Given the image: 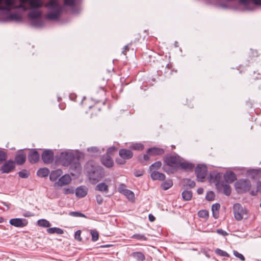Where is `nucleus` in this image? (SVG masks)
Here are the masks:
<instances>
[{"label": "nucleus", "mask_w": 261, "mask_h": 261, "mask_svg": "<svg viewBox=\"0 0 261 261\" xmlns=\"http://www.w3.org/2000/svg\"><path fill=\"white\" fill-rule=\"evenodd\" d=\"M181 158L178 155H168L164 158V162L166 164L163 170L168 174L174 173L179 168Z\"/></svg>", "instance_id": "obj_1"}, {"label": "nucleus", "mask_w": 261, "mask_h": 261, "mask_svg": "<svg viewBox=\"0 0 261 261\" xmlns=\"http://www.w3.org/2000/svg\"><path fill=\"white\" fill-rule=\"evenodd\" d=\"M44 6L51 11L46 14V18L53 20L59 19L62 12V8L57 0H50Z\"/></svg>", "instance_id": "obj_2"}, {"label": "nucleus", "mask_w": 261, "mask_h": 261, "mask_svg": "<svg viewBox=\"0 0 261 261\" xmlns=\"http://www.w3.org/2000/svg\"><path fill=\"white\" fill-rule=\"evenodd\" d=\"M86 169L89 179L93 181V183L98 181L105 175L101 166L92 165L90 163L87 164Z\"/></svg>", "instance_id": "obj_3"}, {"label": "nucleus", "mask_w": 261, "mask_h": 261, "mask_svg": "<svg viewBox=\"0 0 261 261\" xmlns=\"http://www.w3.org/2000/svg\"><path fill=\"white\" fill-rule=\"evenodd\" d=\"M76 155L71 151H66L60 153L57 159V162L60 165L67 167L75 159Z\"/></svg>", "instance_id": "obj_4"}, {"label": "nucleus", "mask_w": 261, "mask_h": 261, "mask_svg": "<svg viewBox=\"0 0 261 261\" xmlns=\"http://www.w3.org/2000/svg\"><path fill=\"white\" fill-rule=\"evenodd\" d=\"M238 193H246L251 187L250 181L248 179H239L234 184Z\"/></svg>", "instance_id": "obj_5"}, {"label": "nucleus", "mask_w": 261, "mask_h": 261, "mask_svg": "<svg viewBox=\"0 0 261 261\" xmlns=\"http://www.w3.org/2000/svg\"><path fill=\"white\" fill-rule=\"evenodd\" d=\"M233 214L235 219L238 221L241 220L245 215L247 214V211L244 208L242 205L239 203L233 204Z\"/></svg>", "instance_id": "obj_6"}, {"label": "nucleus", "mask_w": 261, "mask_h": 261, "mask_svg": "<svg viewBox=\"0 0 261 261\" xmlns=\"http://www.w3.org/2000/svg\"><path fill=\"white\" fill-rule=\"evenodd\" d=\"M207 168L205 165L199 164L195 168V174L197 180L202 182L207 175Z\"/></svg>", "instance_id": "obj_7"}, {"label": "nucleus", "mask_w": 261, "mask_h": 261, "mask_svg": "<svg viewBox=\"0 0 261 261\" xmlns=\"http://www.w3.org/2000/svg\"><path fill=\"white\" fill-rule=\"evenodd\" d=\"M216 187L219 192L222 193L226 196H229L231 193V188L230 185L223 181L218 182L216 184Z\"/></svg>", "instance_id": "obj_8"}, {"label": "nucleus", "mask_w": 261, "mask_h": 261, "mask_svg": "<svg viewBox=\"0 0 261 261\" xmlns=\"http://www.w3.org/2000/svg\"><path fill=\"white\" fill-rule=\"evenodd\" d=\"M70 165L69 170L72 175L76 176L81 173L82 168L77 155L75 156V160Z\"/></svg>", "instance_id": "obj_9"}, {"label": "nucleus", "mask_w": 261, "mask_h": 261, "mask_svg": "<svg viewBox=\"0 0 261 261\" xmlns=\"http://www.w3.org/2000/svg\"><path fill=\"white\" fill-rule=\"evenodd\" d=\"M15 167V162L11 160L5 162L1 167V171L3 173H8L12 171Z\"/></svg>", "instance_id": "obj_10"}, {"label": "nucleus", "mask_w": 261, "mask_h": 261, "mask_svg": "<svg viewBox=\"0 0 261 261\" xmlns=\"http://www.w3.org/2000/svg\"><path fill=\"white\" fill-rule=\"evenodd\" d=\"M11 225L17 227H23L28 224V221L25 219L14 218L10 219L9 221Z\"/></svg>", "instance_id": "obj_11"}, {"label": "nucleus", "mask_w": 261, "mask_h": 261, "mask_svg": "<svg viewBox=\"0 0 261 261\" xmlns=\"http://www.w3.org/2000/svg\"><path fill=\"white\" fill-rule=\"evenodd\" d=\"M42 160L45 164L51 163L54 160V152L50 150H46L42 154Z\"/></svg>", "instance_id": "obj_12"}, {"label": "nucleus", "mask_w": 261, "mask_h": 261, "mask_svg": "<svg viewBox=\"0 0 261 261\" xmlns=\"http://www.w3.org/2000/svg\"><path fill=\"white\" fill-rule=\"evenodd\" d=\"M25 3H21L19 5H17L16 1L13 2V4L11 5L8 8H6V6H1L0 7V10H4V11H10L12 9H21L23 10L24 11H26L27 10V8L25 7V6L24 5Z\"/></svg>", "instance_id": "obj_13"}, {"label": "nucleus", "mask_w": 261, "mask_h": 261, "mask_svg": "<svg viewBox=\"0 0 261 261\" xmlns=\"http://www.w3.org/2000/svg\"><path fill=\"white\" fill-rule=\"evenodd\" d=\"M249 82L251 84L259 89H260L261 74L257 73V74L256 75L255 73H254L253 75L250 78Z\"/></svg>", "instance_id": "obj_14"}, {"label": "nucleus", "mask_w": 261, "mask_h": 261, "mask_svg": "<svg viewBox=\"0 0 261 261\" xmlns=\"http://www.w3.org/2000/svg\"><path fill=\"white\" fill-rule=\"evenodd\" d=\"M39 159V154L36 149L31 150L28 155V160L31 163H37Z\"/></svg>", "instance_id": "obj_15"}, {"label": "nucleus", "mask_w": 261, "mask_h": 261, "mask_svg": "<svg viewBox=\"0 0 261 261\" xmlns=\"http://www.w3.org/2000/svg\"><path fill=\"white\" fill-rule=\"evenodd\" d=\"M146 153L152 156L160 155L165 153V150L159 147H151L147 149Z\"/></svg>", "instance_id": "obj_16"}, {"label": "nucleus", "mask_w": 261, "mask_h": 261, "mask_svg": "<svg viewBox=\"0 0 261 261\" xmlns=\"http://www.w3.org/2000/svg\"><path fill=\"white\" fill-rule=\"evenodd\" d=\"M224 182L232 183L237 180V175L233 171L226 172L224 174Z\"/></svg>", "instance_id": "obj_17"}, {"label": "nucleus", "mask_w": 261, "mask_h": 261, "mask_svg": "<svg viewBox=\"0 0 261 261\" xmlns=\"http://www.w3.org/2000/svg\"><path fill=\"white\" fill-rule=\"evenodd\" d=\"M102 164L108 168H110L113 165V161L110 155L106 154L103 155L101 158Z\"/></svg>", "instance_id": "obj_18"}, {"label": "nucleus", "mask_w": 261, "mask_h": 261, "mask_svg": "<svg viewBox=\"0 0 261 261\" xmlns=\"http://www.w3.org/2000/svg\"><path fill=\"white\" fill-rule=\"evenodd\" d=\"M120 156L124 160L131 159L133 156V153L130 150L121 149L119 151Z\"/></svg>", "instance_id": "obj_19"}, {"label": "nucleus", "mask_w": 261, "mask_h": 261, "mask_svg": "<svg viewBox=\"0 0 261 261\" xmlns=\"http://www.w3.org/2000/svg\"><path fill=\"white\" fill-rule=\"evenodd\" d=\"M15 21L20 22L22 21L21 17L18 14L15 13H10L5 19V21Z\"/></svg>", "instance_id": "obj_20"}, {"label": "nucleus", "mask_w": 261, "mask_h": 261, "mask_svg": "<svg viewBox=\"0 0 261 261\" xmlns=\"http://www.w3.org/2000/svg\"><path fill=\"white\" fill-rule=\"evenodd\" d=\"M71 180L70 176L66 174L61 176L57 182V184L60 186H63L69 184Z\"/></svg>", "instance_id": "obj_21"}, {"label": "nucleus", "mask_w": 261, "mask_h": 261, "mask_svg": "<svg viewBox=\"0 0 261 261\" xmlns=\"http://www.w3.org/2000/svg\"><path fill=\"white\" fill-rule=\"evenodd\" d=\"M151 172V178L154 180H164L165 179V175L163 173H160L155 170L150 171Z\"/></svg>", "instance_id": "obj_22"}, {"label": "nucleus", "mask_w": 261, "mask_h": 261, "mask_svg": "<svg viewBox=\"0 0 261 261\" xmlns=\"http://www.w3.org/2000/svg\"><path fill=\"white\" fill-rule=\"evenodd\" d=\"M15 162L19 165L23 164L26 160V154L23 152L17 153L15 156Z\"/></svg>", "instance_id": "obj_23"}, {"label": "nucleus", "mask_w": 261, "mask_h": 261, "mask_svg": "<svg viewBox=\"0 0 261 261\" xmlns=\"http://www.w3.org/2000/svg\"><path fill=\"white\" fill-rule=\"evenodd\" d=\"M195 166L193 164L188 162H182L180 161L179 167L186 171H192L194 169Z\"/></svg>", "instance_id": "obj_24"}, {"label": "nucleus", "mask_w": 261, "mask_h": 261, "mask_svg": "<svg viewBox=\"0 0 261 261\" xmlns=\"http://www.w3.org/2000/svg\"><path fill=\"white\" fill-rule=\"evenodd\" d=\"M87 194V190L85 186H80L76 189L75 195L78 197H84Z\"/></svg>", "instance_id": "obj_25"}, {"label": "nucleus", "mask_w": 261, "mask_h": 261, "mask_svg": "<svg viewBox=\"0 0 261 261\" xmlns=\"http://www.w3.org/2000/svg\"><path fill=\"white\" fill-rule=\"evenodd\" d=\"M41 12L37 9H34L28 13V17L33 20L40 18L41 16Z\"/></svg>", "instance_id": "obj_26"}, {"label": "nucleus", "mask_w": 261, "mask_h": 261, "mask_svg": "<svg viewBox=\"0 0 261 261\" xmlns=\"http://www.w3.org/2000/svg\"><path fill=\"white\" fill-rule=\"evenodd\" d=\"M62 174V171L60 169L54 170L51 172L49 179L51 181H56Z\"/></svg>", "instance_id": "obj_27"}, {"label": "nucleus", "mask_w": 261, "mask_h": 261, "mask_svg": "<svg viewBox=\"0 0 261 261\" xmlns=\"http://www.w3.org/2000/svg\"><path fill=\"white\" fill-rule=\"evenodd\" d=\"M259 170L254 169H250L247 170V175L250 176L252 179H255L258 176Z\"/></svg>", "instance_id": "obj_28"}, {"label": "nucleus", "mask_w": 261, "mask_h": 261, "mask_svg": "<svg viewBox=\"0 0 261 261\" xmlns=\"http://www.w3.org/2000/svg\"><path fill=\"white\" fill-rule=\"evenodd\" d=\"M29 4L32 8L36 9L42 7L43 3L41 0H30Z\"/></svg>", "instance_id": "obj_29"}, {"label": "nucleus", "mask_w": 261, "mask_h": 261, "mask_svg": "<svg viewBox=\"0 0 261 261\" xmlns=\"http://www.w3.org/2000/svg\"><path fill=\"white\" fill-rule=\"evenodd\" d=\"M131 256L137 261H143L145 259L144 254L141 252H135L131 254Z\"/></svg>", "instance_id": "obj_30"}, {"label": "nucleus", "mask_w": 261, "mask_h": 261, "mask_svg": "<svg viewBox=\"0 0 261 261\" xmlns=\"http://www.w3.org/2000/svg\"><path fill=\"white\" fill-rule=\"evenodd\" d=\"M96 190L105 192L107 193L109 191V187L108 185L105 182H100L96 185L95 187Z\"/></svg>", "instance_id": "obj_31"}, {"label": "nucleus", "mask_w": 261, "mask_h": 261, "mask_svg": "<svg viewBox=\"0 0 261 261\" xmlns=\"http://www.w3.org/2000/svg\"><path fill=\"white\" fill-rule=\"evenodd\" d=\"M49 173V170L46 168H43L39 169L37 172V175L41 177H47Z\"/></svg>", "instance_id": "obj_32"}, {"label": "nucleus", "mask_w": 261, "mask_h": 261, "mask_svg": "<svg viewBox=\"0 0 261 261\" xmlns=\"http://www.w3.org/2000/svg\"><path fill=\"white\" fill-rule=\"evenodd\" d=\"M47 232L50 234L57 233L58 234H62L63 233L64 231L63 229L58 227H51L48 228L47 229Z\"/></svg>", "instance_id": "obj_33"}, {"label": "nucleus", "mask_w": 261, "mask_h": 261, "mask_svg": "<svg viewBox=\"0 0 261 261\" xmlns=\"http://www.w3.org/2000/svg\"><path fill=\"white\" fill-rule=\"evenodd\" d=\"M31 25L36 28H41L44 25V22L40 18L32 20Z\"/></svg>", "instance_id": "obj_34"}, {"label": "nucleus", "mask_w": 261, "mask_h": 261, "mask_svg": "<svg viewBox=\"0 0 261 261\" xmlns=\"http://www.w3.org/2000/svg\"><path fill=\"white\" fill-rule=\"evenodd\" d=\"M172 186H173L172 180L171 179H168V180H167L165 181L164 182H163L161 184V188H162V189H163L164 190H167L169 189V188H170Z\"/></svg>", "instance_id": "obj_35"}, {"label": "nucleus", "mask_w": 261, "mask_h": 261, "mask_svg": "<svg viewBox=\"0 0 261 261\" xmlns=\"http://www.w3.org/2000/svg\"><path fill=\"white\" fill-rule=\"evenodd\" d=\"M250 1L255 5H261V0H240V3L244 6H247Z\"/></svg>", "instance_id": "obj_36"}, {"label": "nucleus", "mask_w": 261, "mask_h": 261, "mask_svg": "<svg viewBox=\"0 0 261 261\" xmlns=\"http://www.w3.org/2000/svg\"><path fill=\"white\" fill-rule=\"evenodd\" d=\"M182 197L185 200L189 201L192 197V192L191 191L185 190L182 193Z\"/></svg>", "instance_id": "obj_37"}, {"label": "nucleus", "mask_w": 261, "mask_h": 261, "mask_svg": "<svg viewBox=\"0 0 261 261\" xmlns=\"http://www.w3.org/2000/svg\"><path fill=\"white\" fill-rule=\"evenodd\" d=\"M37 224L38 226L43 227H49L51 226L50 222L45 219H40L38 220Z\"/></svg>", "instance_id": "obj_38"}, {"label": "nucleus", "mask_w": 261, "mask_h": 261, "mask_svg": "<svg viewBox=\"0 0 261 261\" xmlns=\"http://www.w3.org/2000/svg\"><path fill=\"white\" fill-rule=\"evenodd\" d=\"M87 151L91 153L92 155H97L100 153L99 149L96 147H91L87 149Z\"/></svg>", "instance_id": "obj_39"}, {"label": "nucleus", "mask_w": 261, "mask_h": 261, "mask_svg": "<svg viewBox=\"0 0 261 261\" xmlns=\"http://www.w3.org/2000/svg\"><path fill=\"white\" fill-rule=\"evenodd\" d=\"M16 0H0V7L1 6H6V8L8 7L13 4V2Z\"/></svg>", "instance_id": "obj_40"}, {"label": "nucleus", "mask_w": 261, "mask_h": 261, "mask_svg": "<svg viewBox=\"0 0 261 261\" xmlns=\"http://www.w3.org/2000/svg\"><path fill=\"white\" fill-rule=\"evenodd\" d=\"M130 148L134 150H142L144 149V145L141 143H134L130 146Z\"/></svg>", "instance_id": "obj_41"}, {"label": "nucleus", "mask_w": 261, "mask_h": 261, "mask_svg": "<svg viewBox=\"0 0 261 261\" xmlns=\"http://www.w3.org/2000/svg\"><path fill=\"white\" fill-rule=\"evenodd\" d=\"M122 194L124 195L130 200H133L135 199L134 193L129 190H126Z\"/></svg>", "instance_id": "obj_42"}, {"label": "nucleus", "mask_w": 261, "mask_h": 261, "mask_svg": "<svg viewBox=\"0 0 261 261\" xmlns=\"http://www.w3.org/2000/svg\"><path fill=\"white\" fill-rule=\"evenodd\" d=\"M162 166V163L161 161H157L153 164H152L151 166H150L149 170L150 171H153V170H158Z\"/></svg>", "instance_id": "obj_43"}, {"label": "nucleus", "mask_w": 261, "mask_h": 261, "mask_svg": "<svg viewBox=\"0 0 261 261\" xmlns=\"http://www.w3.org/2000/svg\"><path fill=\"white\" fill-rule=\"evenodd\" d=\"M248 54L249 57L252 62H253L255 60V58L258 56V52L255 49H250Z\"/></svg>", "instance_id": "obj_44"}, {"label": "nucleus", "mask_w": 261, "mask_h": 261, "mask_svg": "<svg viewBox=\"0 0 261 261\" xmlns=\"http://www.w3.org/2000/svg\"><path fill=\"white\" fill-rule=\"evenodd\" d=\"M90 233L92 236L91 240L93 242H95L98 240L99 237V233L98 231L95 229L91 230L90 231Z\"/></svg>", "instance_id": "obj_45"}, {"label": "nucleus", "mask_w": 261, "mask_h": 261, "mask_svg": "<svg viewBox=\"0 0 261 261\" xmlns=\"http://www.w3.org/2000/svg\"><path fill=\"white\" fill-rule=\"evenodd\" d=\"M199 217L206 219L208 217V212L205 210H200L198 213Z\"/></svg>", "instance_id": "obj_46"}, {"label": "nucleus", "mask_w": 261, "mask_h": 261, "mask_svg": "<svg viewBox=\"0 0 261 261\" xmlns=\"http://www.w3.org/2000/svg\"><path fill=\"white\" fill-rule=\"evenodd\" d=\"M215 253L219 256L223 257H229V254H228L226 251L221 250L220 249H217L215 250Z\"/></svg>", "instance_id": "obj_47"}, {"label": "nucleus", "mask_w": 261, "mask_h": 261, "mask_svg": "<svg viewBox=\"0 0 261 261\" xmlns=\"http://www.w3.org/2000/svg\"><path fill=\"white\" fill-rule=\"evenodd\" d=\"M131 238L142 241H146L147 239L145 235L141 234H135L131 237Z\"/></svg>", "instance_id": "obj_48"}, {"label": "nucleus", "mask_w": 261, "mask_h": 261, "mask_svg": "<svg viewBox=\"0 0 261 261\" xmlns=\"http://www.w3.org/2000/svg\"><path fill=\"white\" fill-rule=\"evenodd\" d=\"M185 184L186 187L189 188H193L196 185L195 181L190 179H186L185 180Z\"/></svg>", "instance_id": "obj_49"}, {"label": "nucleus", "mask_w": 261, "mask_h": 261, "mask_svg": "<svg viewBox=\"0 0 261 261\" xmlns=\"http://www.w3.org/2000/svg\"><path fill=\"white\" fill-rule=\"evenodd\" d=\"M7 158V154L4 151L0 150V164L5 161Z\"/></svg>", "instance_id": "obj_50"}, {"label": "nucleus", "mask_w": 261, "mask_h": 261, "mask_svg": "<svg viewBox=\"0 0 261 261\" xmlns=\"http://www.w3.org/2000/svg\"><path fill=\"white\" fill-rule=\"evenodd\" d=\"M81 231L80 230H78L76 231L74 233V239L79 241H82V238L81 237Z\"/></svg>", "instance_id": "obj_51"}, {"label": "nucleus", "mask_w": 261, "mask_h": 261, "mask_svg": "<svg viewBox=\"0 0 261 261\" xmlns=\"http://www.w3.org/2000/svg\"><path fill=\"white\" fill-rule=\"evenodd\" d=\"M233 254H234V255L236 257L240 258L242 261H244L245 259V257L244 256V255L243 254H242L241 253H240L237 251L234 250L233 251Z\"/></svg>", "instance_id": "obj_52"}, {"label": "nucleus", "mask_w": 261, "mask_h": 261, "mask_svg": "<svg viewBox=\"0 0 261 261\" xmlns=\"http://www.w3.org/2000/svg\"><path fill=\"white\" fill-rule=\"evenodd\" d=\"M126 190H127L126 186L123 184H120L118 188V191L121 194H123Z\"/></svg>", "instance_id": "obj_53"}, {"label": "nucleus", "mask_w": 261, "mask_h": 261, "mask_svg": "<svg viewBox=\"0 0 261 261\" xmlns=\"http://www.w3.org/2000/svg\"><path fill=\"white\" fill-rule=\"evenodd\" d=\"M70 215L71 216H74V217H85V215L81 213L77 212H70Z\"/></svg>", "instance_id": "obj_54"}, {"label": "nucleus", "mask_w": 261, "mask_h": 261, "mask_svg": "<svg viewBox=\"0 0 261 261\" xmlns=\"http://www.w3.org/2000/svg\"><path fill=\"white\" fill-rule=\"evenodd\" d=\"M64 4L73 7L75 5L74 0H64Z\"/></svg>", "instance_id": "obj_55"}, {"label": "nucleus", "mask_w": 261, "mask_h": 261, "mask_svg": "<svg viewBox=\"0 0 261 261\" xmlns=\"http://www.w3.org/2000/svg\"><path fill=\"white\" fill-rule=\"evenodd\" d=\"M19 176L21 178H27L28 177V173L25 170H22L18 172Z\"/></svg>", "instance_id": "obj_56"}, {"label": "nucleus", "mask_w": 261, "mask_h": 261, "mask_svg": "<svg viewBox=\"0 0 261 261\" xmlns=\"http://www.w3.org/2000/svg\"><path fill=\"white\" fill-rule=\"evenodd\" d=\"M116 150V147H111L110 148H109L108 149H107V154L108 155H111V154H112Z\"/></svg>", "instance_id": "obj_57"}, {"label": "nucleus", "mask_w": 261, "mask_h": 261, "mask_svg": "<svg viewBox=\"0 0 261 261\" xmlns=\"http://www.w3.org/2000/svg\"><path fill=\"white\" fill-rule=\"evenodd\" d=\"M217 232L222 236H226L228 235V233L222 229H217Z\"/></svg>", "instance_id": "obj_58"}, {"label": "nucleus", "mask_w": 261, "mask_h": 261, "mask_svg": "<svg viewBox=\"0 0 261 261\" xmlns=\"http://www.w3.org/2000/svg\"><path fill=\"white\" fill-rule=\"evenodd\" d=\"M74 189L72 188H65L64 189V193L65 194H68L70 193H73Z\"/></svg>", "instance_id": "obj_59"}, {"label": "nucleus", "mask_w": 261, "mask_h": 261, "mask_svg": "<svg viewBox=\"0 0 261 261\" xmlns=\"http://www.w3.org/2000/svg\"><path fill=\"white\" fill-rule=\"evenodd\" d=\"M205 198L208 200V201H212V191H209L206 196H205Z\"/></svg>", "instance_id": "obj_60"}, {"label": "nucleus", "mask_w": 261, "mask_h": 261, "mask_svg": "<svg viewBox=\"0 0 261 261\" xmlns=\"http://www.w3.org/2000/svg\"><path fill=\"white\" fill-rule=\"evenodd\" d=\"M97 202L100 204H101L103 201V198L101 195H97L96 197Z\"/></svg>", "instance_id": "obj_61"}, {"label": "nucleus", "mask_w": 261, "mask_h": 261, "mask_svg": "<svg viewBox=\"0 0 261 261\" xmlns=\"http://www.w3.org/2000/svg\"><path fill=\"white\" fill-rule=\"evenodd\" d=\"M213 211L215 212V211H218L220 207V205L219 203H215L213 204Z\"/></svg>", "instance_id": "obj_62"}, {"label": "nucleus", "mask_w": 261, "mask_h": 261, "mask_svg": "<svg viewBox=\"0 0 261 261\" xmlns=\"http://www.w3.org/2000/svg\"><path fill=\"white\" fill-rule=\"evenodd\" d=\"M134 175L136 177H140L143 175V172L142 171H135Z\"/></svg>", "instance_id": "obj_63"}, {"label": "nucleus", "mask_w": 261, "mask_h": 261, "mask_svg": "<svg viewBox=\"0 0 261 261\" xmlns=\"http://www.w3.org/2000/svg\"><path fill=\"white\" fill-rule=\"evenodd\" d=\"M149 155H150L149 153H146L143 155V160L145 161H148L150 159Z\"/></svg>", "instance_id": "obj_64"}]
</instances>
